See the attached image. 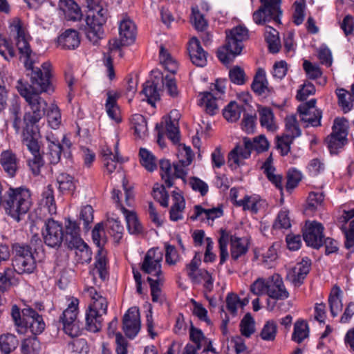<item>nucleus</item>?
<instances>
[{
	"label": "nucleus",
	"mask_w": 354,
	"mask_h": 354,
	"mask_svg": "<svg viewBox=\"0 0 354 354\" xmlns=\"http://www.w3.org/2000/svg\"><path fill=\"white\" fill-rule=\"evenodd\" d=\"M64 244L67 248L81 243L82 240L80 235V227L77 223L71 218H65Z\"/></svg>",
	"instance_id": "nucleus-22"
},
{
	"label": "nucleus",
	"mask_w": 354,
	"mask_h": 354,
	"mask_svg": "<svg viewBox=\"0 0 354 354\" xmlns=\"http://www.w3.org/2000/svg\"><path fill=\"white\" fill-rule=\"evenodd\" d=\"M153 198L158 201L160 205L167 207L169 205V194L165 190L164 185L155 184L153 187Z\"/></svg>",
	"instance_id": "nucleus-48"
},
{
	"label": "nucleus",
	"mask_w": 354,
	"mask_h": 354,
	"mask_svg": "<svg viewBox=\"0 0 354 354\" xmlns=\"http://www.w3.org/2000/svg\"><path fill=\"white\" fill-rule=\"evenodd\" d=\"M68 249L75 250V254L78 257L79 262L84 263H89L91 261V250L83 240L81 241V243L75 244L74 246L68 248Z\"/></svg>",
	"instance_id": "nucleus-39"
},
{
	"label": "nucleus",
	"mask_w": 354,
	"mask_h": 354,
	"mask_svg": "<svg viewBox=\"0 0 354 354\" xmlns=\"http://www.w3.org/2000/svg\"><path fill=\"white\" fill-rule=\"evenodd\" d=\"M57 182L59 185L58 189L62 193L73 192L75 189L74 178L66 173L59 174L57 177Z\"/></svg>",
	"instance_id": "nucleus-42"
},
{
	"label": "nucleus",
	"mask_w": 354,
	"mask_h": 354,
	"mask_svg": "<svg viewBox=\"0 0 354 354\" xmlns=\"http://www.w3.org/2000/svg\"><path fill=\"white\" fill-rule=\"evenodd\" d=\"M58 6L64 15L66 19L74 21L81 19L82 11L73 0H59Z\"/></svg>",
	"instance_id": "nucleus-23"
},
{
	"label": "nucleus",
	"mask_w": 354,
	"mask_h": 354,
	"mask_svg": "<svg viewBox=\"0 0 354 354\" xmlns=\"http://www.w3.org/2000/svg\"><path fill=\"white\" fill-rule=\"evenodd\" d=\"M241 335L250 337L254 333V320L250 313H247L240 323Z\"/></svg>",
	"instance_id": "nucleus-50"
},
{
	"label": "nucleus",
	"mask_w": 354,
	"mask_h": 354,
	"mask_svg": "<svg viewBox=\"0 0 354 354\" xmlns=\"http://www.w3.org/2000/svg\"><path fill=\"white\" fill-rule=\"evenodd\" d=\"M86 17L85 33L87 39L94 45L104 37L103 26L108 18V10L100 0H86Z\"/></svg>",
	"instance_id": "nucleus-2"
},
{
	"label": "nucleus",
	"mask_w": 354,
	"mask_h": 354,
	"mask_svg": "<svg viewBox=\"0 0 354 354\" xmlns=\"http://www.w3.org/2000/svg\"><path fill=\"white\" fill-rule=\"evenodd\" d=\"M141 93L147 97V102L154 106L155 102L160 100V95L157 89V84L153 81H147L143 84Z\"/></svg>",
	"instance_id": "nucleus-37"
},
{
	"label": "nucleus",
	"mask_w": 354,
	"mask_h": 354,
	"mask_svg": "<svg viewBox=\"0 0 354 354\" xmlns=\"http://www.w3.org/2000/svg\"><path fill=\"white\" fill-rule=\"evenodd\" d=\"M86 329L92 333L100 331L102 327L103 319L102 314L95 310H88L86 312Z\"/></svg>",
	"instance_id": "nucleus-31"
},
{
	"label": "nucleus",
	"mask_w": 354,
	"mask_h": 354,
	"mask_svg": "<svg viewBox=\"0 0 354 354\" xmlns=\"http://www.w3.org/2000/svg\"><path fill=\"white\" fill-rule=\"evenodd\" d=\"M161 254L157 255L156 250L151 249L147 252L144 258L141 270L145 273L154 275L156 278L161 277Z\"/></svg>",
	"instance_id": "nucleus-14"
},
{
	"label": "nucleus",
	"mask_w": 354,
	"mask_h": 354,
	"mask_svg": "<svg viewBox=\"0 0 354 354\" xmlns=\"http://www.w3.org/2000/svg\"><path fill=\"white\" fill-rule=\"evenodd\" d=\"M225 45L217 51L218 59L223 64L231 62L243 48V42L248 38V30L245 27L238 26L225 31Z\"/></svg>",
	"instance_id": "nucleus-4"
},
{
	"label": "nucleus",
	"mask_w": 354,
	"mask_h": 354,
	"mask_svg": "<svg viewBox=\"0 0 354 354\" xmlns=\"http://www.w3.org/2000/svg\"><path fill=\"white\" fill-rule=\"evenodd\" d=\"M188 52L190 59L194 65L200 67L206 65L207 53L201 47L198 39L194 37L190 40Z\"/></svg>",
	"instance_id": "nucleus-20"
},
{
	"label": "nucleus",
	"mask_w": 354,
	"mask_h": 354,
	"mask_svg": "<svg viewBox=\"0 0 354 354\" xmlns=\"http://www.w3.org/2000/svg\"><path fill=\"white\" fill-rule=\"evenodd\" d=\"M19 341L15 335L7 333L0 336V350L4 354H9L18 346Z\"/></svg>",
	"instance_id": "nucleus-38"
},
{
	"label": "nucleus",
	"mask_w": 354,
	"mask_h": 354,
	"mask_svg": "<svg viewBox=\"0 0 354 354\" xmlns=\"http://www.w3.org/2000/svg\"><path fill=\"white\" fill-rule=\"evenodd\" d=\"M47 118L49 125L53 129L59 127L61 124V113L59 109L56 104H52L50 106L49 110L47 112Z\"/></svg>",
	"instance_id": "nucleus-53"
},
{
	"label": "nucleus",
	"mask_w": 354,
	"mask_h": 354,
	"mask_svg": "<svg viewBox=\"0 0 354 354\" xmlns=\"http://www.w3.org/2000/svg\"><path fill=\"white\" fill-rule=\"evenodd\" d=\"M136 28L129 19H124L120 24L119 34L124 44H131L136 39Z\"/></svg>",
	"instance_id": "nucleus-25"
},
{
	"label": "nucleus",
	"mask_w": 354,
	"mask_h": 354,
	"mask_svg": "<svg viewBox=\"0 0 354 354\" xmlns=\"http://www.w3.org/2000/svg\"><path fill=\"white\" fill-rule=\"evenodd\" d=\"M285 122L286 131L283 134L290 136L294 139L301 135V129H299L297 118L295 115L286 117Z\"/></svg>",
	"instance_id": "nucleus-45"
},
{
	"label": "nucleus",
	"mask_w": 354,
	"mask_h": 354,
	"mask_svg": "<svg viewBox=\"0 0 354 354\" xmlns=\"http://www.w3.org/2000/svg\"><path fill=\"white\" fill-rule=\"evenodd\" d=\"M122 329L126 336L130 339L134 338L140 329V312L137 307L128 309L123 316Z\"/></svg>",
	"instance_id": "nucleus-12"
},
{
	"label": "nucleus",
	"mask_w": 354,
	"mask_h": 354,
	"mask_svg": "<svg viewBox=\"0 0 354 354\" xmlns=\"http://www.w3.org/2000/svg\"><path fill=\"white\" fill-rule=\"evenodd\" d=\"M30 206V192L26 188L10 187L3 196V207L6 213L17 221L28 212Z\"/></svg>",
	"instance_id": "nucleus-3"
},
{
	"label": "nucleus",
	"mask_w": 354,
	"mask_h": 354,
	"mask_svg": "<svg viewBox=\"0 0 354 354\" xmlns=\"http://www.w3.org/2000/svg\"><path fill=\"white\" fill-rule=\"evenodd\" d=\"M133 120L134 133L138 138H142L145 136L147 130V122L141 115H136Z\"/></svg>",
	"instance_id": "nucleus-54"
},
{
	"label": "nucleus",
	"mask_w": 354,
	"mask_h": 354,
	"mask_svg": "<svg viewBox=\"0 0 354 354\" xmlns=\"http://www.w3.org/2000/svg\"><path fill=\"white\" fill-rule=\"evenodd\" d=\"M310 268V262L308 260H303L288 271L286 278L295 286H299L308 274Z\"/></svg>",
	"instance_id": "nucleus-19"
},
{
	"label": "nucleus",
	"mask_w": 354,
	"mask_h": 354,
	"mask_svg": "<svg viewBox=\"0 0 354 354\" xmlns=\"http://www.w3.org/2000/svg\"><path fill=\"white\" fill-rule=\"evenodd\" d=\"M39 149L40 147L38 145V149L37 151L29 150L32 154V158L28 160V165L35 176L39 174L41 167L44 165V160L39 153Z\"/></svg>",
	"instance_id": "nucleus-46"
},
{
	"label": "nucleus",
	"mask_w": 354,
	"mask_h": 354,
	"mask_svg": "<svg viewBox=\"0 0 354 354\" xmlns=\"http://www.w3.org/2000/svg\"><path fill=\"white\" fill-rule=\"evenodd\" d=\"M41 203L50 215L56 214L57 207L53 194V187L51 185H48L43 192Z\"/></svg>",
	"instance_id": "nucleus-36"
},
{
	"label": "nucleus",
	"mask_w": 354,
	"mask_h": 354,
	"mask_svg": "<svg viewBox=\"0 0 354 354\" xmlns=\"http://www.w3.org/2000/svg\"><path fill=\"white\" fill-rule=\"evenodd\" d=\"M0 165L10 177H14L19 168V160L12 150H4L0 155Z\"/></svg>",
	"instance_id": "nucleus-18"
},
{
	"label": "nucleus",
	"mask_w": 354,
	"mask_h": 354,
	"mask_svg": "<svg viewBox=\"0 0 354 354\" xmlns=\"http://www.w3.org/2000/svg\"><path fill=\"white\" fill-rule=\"evenodd\" d=\"M127 222V229L131 234H139L142 233L143 227L140 223L135 212L129 211L124 207H121Z\"/></svg>",
	"instance_id": "nucleus-29"
},
{
	"label": "nucleus",
	"mask_w": 354,
	"mask_h": 354,
	"mask_svg": "<svg viewBox=\"0 0 354 354\" xmlns=\"http://www.w3.org/2000/svg\"><path fill=\"white\" fill-rule=\"evenodd\" d=\"M346 120L343 118H335L333 126V131L326 139L328 148L332 154H336L338 149L342 148L346 143Z\"/></svg>",
	"instance_id": "nucleus-9"
},
{
	"label": "nucleus",
	"mask_w": 354,
	"mask_h": 354,
	"mask_svg": "<svg viewBox=\"0 0 354 354\" xmlns=\"http://www.w3.org/2000/svg\"><path fill=\"white\" fill-rule=\"evenodd\" d=\"M192 20L195 28L200 31L204 30L207 26V23L205 19L204 16L200 12L197 8H192Z\"/></svg>",
	"instance_id": "nucleus-61"
},
{
	"label": "nucleus",
	"mask_w": 354,
	"mask_h": 354,
	"mask_svg": "<svg viewBox=\"0 0 354 354\" xmlns=\"http://www.w3.org/2000/svg\"><path fill=\"white\" fill-rule=\"evenodd\" d=\"M295 139L282 134L276 138V148L279 150L281 156H286L290 151V146Z\"/></svg>",
	"instance_id": "nucleus-51"
},
{
	"label": "nucleus",
	"mask_w": 354,
	"mask_h": 354,
	"mask_svg": "<svg viewBox=\"0 0 354 354\" xmlns=\"http://www.w3.org/2000/svg\"><path fill=\"white\" fill-rule=\"evenodd\" d=\"M41 351V344L37 336L24 339L21 345L22 354H39Z\"/></svg>",
	"instance_id": "nucleus-34"
},
{
	"label": "nucleus",
	"mask_w": 354,
	"mask_h": 354,
	"mask_svg": "<svg viewBox=\"0 0 354 354\" xmlns=\"http://www.w3.org/2000/svg\"><path fill=\"white\" fill-rule=\"evenodd\" d=\"M338 104L344 113L349 111L353 106V96L344 88L337 89Z\"/></svg>",
	"instance_id": "nucleus-44"
},
{
	"label": "nucleus",
	"mask_w": 354,
	"mask_h": 354,
	"mask_svg": "<svg viewBox=\"0 0 354 354\" xmlns=\"http://www.w3.org/2000/svg\"><path fill=\"white\" fill-rule=\"evenodd\" d=\"M297 111L301 115V120L304 122H307L312 127L321 125L322 111L319 110L315 109L313 112L314 116H311V109L303 103L298 106Z\"/></svg>",
	"instance_id": "nucleus-26"
},
{
	"label": "nucleus",
	"mask_w": 354,
	"mask_h": 354,
	"mask_svg": "<svg viewBox=\"0 0 354 354\" xmlns=\"http://www.w3.org/2000/svg\"><path fill=\"white\" fill-rule=\"evenodd\" d=\"M323 225L316 221H307L304 227L303 238L308 246L315 249H319L323 245V239L324 236Z\"/></svg>",
	"instance_id": "nucleus-10"
},
{
	"label": "nucleus",
	"mask_w": 354,
	"mask_h": 354,
	"mask_svg": "<svg viewBox=\"0 0 354 354\" xmlns=\"http://www.w3.org/2000/svg\"><path fill=\"white\" fill-rule=\"evenodd\" d=\"M24 315V327L29 328L35 336L41 334L45 329L46 324L41 315L33 308L28 307L22 310Z\"/></svg>",
	"instance_id": "nucleus-13"
},
{
	"label": "nucleus",
	"mask_w": 354,
	"mask_h": 354,
	"mask_svg": "<svg viewBox=\"0 0 354 354\" xmlns=\"http://www.w3.org/2000/svg\"><path fill=\"white\" fill-rule=\"evenodd\" d=\"M248 250V245L246 239L236 236H230V254L232 259L237 260L241 256L245 255Z\"/></svg>",
	"instance_id": "nucleus-28"
},
{
	"label": "nucleus",
	"mask_w": 354,
	"mask_h": 354,
	"mask_svg": "<svg viewBox=\"0 0 354 354\" xmlns=\"http://www.w3.org/2000/svg\"><path fill=\"white\" fill-rule=\"evenodd\" d=\"M220 97L216 96L212 92H204L203 97L201 99V104L205 106L207 113L213 115H215L218 111V106L216 100Z\"/></svg>",
	"instance_id": "nucleus-33"
},
{
	"label": "nucleus",
	"mask_w": 354,
	"mask_h": 354,
	"mask_svg": "<svg viewBox=\"0 0 354 354\" xmlns=\"http://www.w3.org/2000/svg\"><path fill=\"white\" fill-rule=\"evenodd\" d=\"M259 1L261 6L252 15L254 22L257 25H266L273 21L277 24H281V0H259Z\"/></svg>",
	"instance_id": "nucleus-6"
},
{
	"label": "nucleus",
	"mask_w": 354,
	"mask_h": 354,
	"mask_svg": "<svg viewBox=\"0 0 354 354\" xmlns=\"http://www.w3.org/2000/svg\"><path fill=\"white\" fill-rule=\"evenodd\" d=\"M107 99L105 104V107L108 115L116 122H120L121 119L120 118V110L117 104V100L119 95L113 91H109L106 93Z\"/></svg>",
	"instance_id": "nucleus-27"
},
{
	"label": "nucleus",
	"mask_w": 354,
	"mask_h": 354,
	"mask_svg": "<svg viewBox=\"0 0 354 354\" xmlns=\"http://www.w3.org/2000/svg\"><path fill=\"white\" fill-rule=\"evenodd\" d=\"M229 77L233 83L241 85L243 84L245 82V74L241 67L239 66H234L233 67L229 73Z\"/></svg>",
	"instance_id": "nucleus-63"
},
{
	"label": "nucleus",
	"mask_w": 354,
	"mask_h": 354,
	"mask_svg": "<svg viewBox=\"0 0 354 354\" xmlns=\"http://www.w3.org/2000/svg\"><path fill=\"white\" fill-rule=\"evenodd\" d=\"M264 36L265 40L268 46L269 51L272 53H278L281 48L279 32L274 28L266 26Z\"/></svg>",
	"instance_id": "nucleus-30"
},
{
	"label": "nucleus",
	"mask_w": 354,
	"mask_h": 354,
	"mask_svg": "<svg viewBox=\"0 0 354 354\" xmlns=\"http://www.w3.org/2000/svg\"><path fill=\"white\" fill-rule=\"evenodd\" d=\"M339 292L340 290L337 288L336 292L330 294L328 298L330 313L334 317L337 315L339 311L341 310L342 308V301L339 297Z\"/></svg>",
	"instance_id": "nucleus-56"
},
{
	"label": "nucleus",
	"mask_w": 354,
	"mask_h": 354,
	"mask_svg": "<svg viewBox=\"0 0 354 354\" xmlns=\"http://www.w3.org/2000/svg\"><path fill=\"white\" fill-rule=\"evenodd\" d=\"M324 199V196L322 193H310L307 200L306 211L310 212H315L318 205L322 204Z\"/></svg>",
	"instance_id": "nucleus-55"
},
{
	"label": "nucleus",
	"mask_w": 354,
	"mask_h": 354,
	"mask_svg": "<svg viewBox=\"0 0 354 354\" xmlns=\"http://www.w3.org/2000/svg\"><path fill=\"white\" fill-rule=\"evenodd\" d=\"M201 262L200 253L196 252L191 262L186 266L187 275L194 283H200V279L196 275V272L199 270Z\"/></svg>",
	"instance_id": "nucleus-47"
},
{
	"label": "nucleus",
	"mask_w": 354,
	"mask_h": 354,
	"mask_svg": "<svg viewBox=\"0 0 354 354\" xmlns=\"http://www.w3.org/2000/svg\"><path fill=\"white\" fill-rule=\"evenodd\" d=\"M277 333V324L273 321H268L264 325L261 332V337L263 340H274Z\"/></svg>",
	"instance_id": "nucleus-58"
},
{
	"label": "nucleus",
	"mask_w": 354,
	"mask_h": 354,
	"mask_svg": "<svg viewBox=\"0 0 354 354\" xmlns=\"http://www.w3.org/2000/svg\"><path fill=\"white\" fill-rule=\"evenodd\" d=\"M63 147L60 142H52L48 144V151L46 156L51 164L58 163L61 159Z\"/></svg>",
	"instance_id": "nucleus-49"
},
{
	"label": "nucleus",
	"mask_w": 354,
	"mask_h": 354,
	"mask_svg": "<svg viewBox=\"0 0 354 354\" xmlns=\"http://www.w3.org/2000/svg\"><path fill=\"white\" fill-rule=\"evenodd\" d=\"M141 165L149 171H153L157 168L155 156L147 149L140 148L139 151Z\"/></svg>",
	"instance_id": "nucleus-43"
},
{
	"label": "nucleus",
	"mask_w": 354,
	"mask_h": 354,
	"mask_svg": "<svg viewBox=\"0 0 354 354\" xmlns=\"http://www.w3.org/2000/svg\"><path fill=\"white\" fill-rule=\"evenodd\" d=\"M20 95L24 97L26 101L28 103L30 106L31 111L41 118H42L46 113L47 108V102L42 99L38 93H30L27 91L26 88H24L21 89V92H19Z\"/></svg>",
	"instance_id": "nucleus-16"
},
{
	"label": "nucleus",
	"mask_w": 354,
	"mask_h": 354,
	"mask_svg": "<svg viewBox=\"0 0 354 354\" xmlns=\"http://www.w3.org/2000/svg\"><path fill=\"white\" fill-rule=\"evenodd\" d=\"M309 330L308 324L304 321H297L294 326L292 340L300 344L308 337Z\"/></svg>",
	"instance_id": "nucleus-40"
},
{
	"label": "nucleus",
	"mask_w": 354,
	"mask_h": 354,
	"mask_svg": "<svg viewBox=\"0 0 354 354\" xmlns=\"http://www.w3.org/2000/svg\"><path fill=\"white\" fill-rule=\"evenodd\" d=\"M95 263V268L97 270L100 277L105 280L108 277V272L106 268V261L104 252L102 249L98 250Z\"/></svg>",
	"instance_id": "nucleus-52"
},
{
	"label": "nucleus",
	"mask_w": 354,
	"mask_h": 354,
	"mask_svg": "<svg viewBox=\"0 0 354 354\" xmlns=\"http://www.w3.org/2000/svg\"><path fill=\"white\" fill-rule=\"evenodd\" d=\"M301 180V174L295 169H289L287 174L286 189H292L296 187Z\"/></svg>",
	"instance_id": "nucleus-64"
},
{
	"label": "nucleus",
	"mask_w": 354,
	"mask_h": 354,
	"mask_svg": "<svg viewBox=\"0 0 354 354\" xmlns=\"http://www.w3.org/2000/svg\"><path fill=\"white\" fill-rule=\"evenodd\" d=\"M259 120L261 125L269 131H274L276 127L274 123V114L270 108L263 107L259 111Z\"/></svg>",
	"instance_id": "nucleus-41"
},
{
	"label": "nucleus",
	"mask_w": 354,
	"mask_h": 354,
	"mask_svg": "<svg viewBox=\"0 0 354 354\" xmlns=\"http://www.w3.org/2000/svg\"><path fill=\"white\" fill-rule=\"evenodd\" d=\"M251 88L259 96H268L272 93L273 88L269 86L266 71L263 68L257 70L251 84Z\"/></svg>",
	"instance_id": "nucleus-17"
},
{
	"label": "nucleus",
	"mask_w": 354,
	"mask_h": 354,
	"mask_svg": "<svg viewBox=\"0 0 354 354\" xmlns=\"http://www.w3.org/2000/svg\"><path fill=\"white\" fill-rule=\"evenodd\" d=\"M57 43L64 49H75L80 44L79 33L73 29H68L58 37Z\"/></svg>",
	"instance_id": "nucleus-24"
},
{
	"label": "nucleus",
	"mask_w": 354,
	"mask_h": 354,
	"mask_svg": "<svg viewBox=\"0 0 354 354\" xmlns=\"http://www.w3.org/2000/svg\"><path fill=\"white\" fill-rule=\"evenodd\" d=\"M11 31L16 33V45L21 55L24 58V66L27 76L30 77V84L24 83L21 80L17 81L16 88L19 92L25 88L30 93H53L54 87L52 82L51 64L44 62L41 68L34 66L35 54L29 44V35L23 27L21 21L15 18L10 26Z\"/></svg>",
	"instance_id": "nucleus-1"
},
{
	"label": "nucleus",
	"mask_w": 354,
	"mask_h": 354,
	"mask_svg": "<svg viewBox=\"0 0 354 354\" xmlns=\"http://www.w3.org/2000/svg\"><path fill=\"white\" fill-rule=\"evenodd\" d=\"M203 214L205 216V219L214 220L216 218L221 217L223 215V210L220 207L204 209L201 205H197L194 206V214L190 216V219L195 221Z\"/></svg>",
	"instance_id": "nucleus-32"
},
{
	"label": "nucleus",
	"mask_w": 354,
	"mask_h": 354,
	"mask_svg": "<svg viewBox=\"0 0 354 354\" xmlns=\"http://www.w3.org/2000/svg\"><path fill=\"white\" fill-rule=\"evenodd\" d=\"M253 150L258 153L266 151L268 149L270 144L264 135L256 136L251 140Z\"/></svg>",
	"instance_id": "nucleus-62"
},
{
	"label": "nucleus",
	"mask_w": 354,
	"mask_h": 354,
	"mask_svg": "<svg viewBox=\"0 0 354 354\" xmlns=\"http://www.w3.org/2000/svg\"><path fill=\"white\" fill-rule=\"evenodd\" d=\"M79 300L73 299L68 308L63 311L59 317V322H62L63 330L69 336L74 337L77 335V330L75 321L77 315Z\"/></svg>",
	"instance_id": "nucleus-11"
},
{
	"label": "nucleus",
	"mask_w": 354,
	"mask_h": 354,
	"mask_svg": "<svg viewBox=\"0 0 354 354\" xmlns=\"http://www.w3.org/2000/svg\"><path fill=\"white\" fill-rule=\"evenodd\" d=\"M268 296L275 300H284L289 297V292L286 288L283 279L278 274L268 278Z\"/></svg>",
	"instance_id": "nucleus-15"
},
{
	"label": "nucleus",
	"mask_w": 354,
	"mask_h": 354,
	"mask_svg": "<svg viewBox=\"0 0 354 354\" xmlns=\"http://www.w3.org/2000/svg\"><path fill=\"white\" fill-rule=\"evenodd\" d=\"M44 243L52 248H59L64 243V231L61 223L53 218L46 220L42 230Z\"/></svg>",
	"instance_id": "nucleus-8"
},
{
	"label": "nucleus",
	"mask_w": 354,
	"mask_h": 354,
	"mask_svg": "<svg viewBox=\"0 0 354 354\" xmlns=\"http://www.w3.org/2000/svg\"><path fill=\"white\" fill-rule=\"evenodd\" d=\"M268 279L267 281L262 278H259L251 285L250 290L255 295H268Z\"/></svg>",
	"instance_id": "nucleus-59"
},
{
	"label": "nucleus",
	"mask_w": 354,
	"mask_h": 354,
	"mask_svg": "<svg viewBox=\"0 0 354 354\" xmlns=\"http://www.w3.org/2000/svg\"><path fill=\"white\" fill-rule=\"evenodd\" d=\"M93 209L92 206L86 205L84 206L80 214V219L83 221L84 228L86 231L90 229V224L93 221Z\"/></svg>",
	"instance_id": "nucleus-57"
},
{
	"label": "nucleus",
	"mask_w": 354,
	"mask_h": 354,
	"mask_svg": "<svg viewBox=\"0 0 354 354\" xmlns=\"http://www.w3.org/2000/svg\"><path fill=\"white\" fill-rule=\"evenodd\" d=\"M12 266L18 274H30L36 269L35 253L30 245L15 243L12 245Z\"/></svg>",
	"instance_id": "nucleus-5"
},
{
	"label": "nucleus",
	"mask_w": 354,
	"mask_h": 354,
	"mask_svg": "<svg viewBox=\"0 0 354 354\" xmlns=\"http://www.w3.org/2000/svg\"><path fill=\"white\" fill-rule=\"evenodd\" d=\"M41 117L29 112L24 115V127L22 131V142L28 150L37 151L38 149V128L37 124Z\"/></svg>",
	"instance_id": "nucleus-7"
},
{
	"label": "nucleus",
	"mask_w": 354,
	"mask_h": 354,
	"mask_svg": "<svg viewBox=\"0 0 354 354\" xmlns=\"http://www.w3.org/2000/svg\"><path fill=\"white\" fill-rule=\"evenodd\" d=\"M221 235L218 239V244L220 248V264H223L228 257V252L227 249L228 242V234L223 230H221Z\"/></svg>",
	"instance_id": "nucleus-60"
},
{
	"label": "nucleus",
	"mask_w": 354,
	"mask_h": 354,
	"mask_svg": "<svg viewBox=\"0 0 354 354\" xmlns=\"http://www.w3.org/2000/svg\"><path fill=\"white\" fill-rule=\"evenodd\" d=\"M178 113L172 111L168 117L164 118L165 134L168 139L176 144L180 141V131L178 125Z\"/></svg>",
	"instance_id": "nucleus-21"
},
{
	"label": "nucleus",
	"mask_w": 354,
	"mask_h": 354,
	"mask_svg": "<svg viewBox=\"0 0 354 354\" xmlns=\"http://www.w3.org/2000/svg\"><path fill=\"white\" fill-rule=\"evenodd\" d=\"M243 111L244 107L243 105H239L236 102H231L223 109V115L227 121L233 122L240 118L241 114Z\"/></svg>",
	"instance_id": "nucleus-35"
}]
</instances>
